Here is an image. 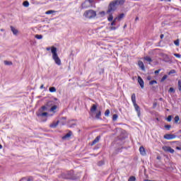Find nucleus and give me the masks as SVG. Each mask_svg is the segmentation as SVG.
<instances>
[{
  "label": "nucleus",
  "mask_w": 181,
  "mask_h": 181,
  "mask_svg": "<svg viewBox=\"0 0 181 181\" xmlns=\"http://www.w3.org/2000/svg\"><path fill=\"white\" fill-rule=\"evenodd\" d=\"M37 117H47V112H37Z\"/></svg>",
  "instance_id": "obj_16"
},
{
  "label": "nucleus",
  "mask_w": 181,
  "mask_h": 181,
  "mask_svg": "<svg viewBox=\"0 0 181 181\" xmlns=\"http://www.w3.org/2000/svg\"><path fill=\"white\" fill-rule=\"evenodd\" d=\"M51 49H52V47L51 48L50 47H47L46 50H47L49 52V50H50Z\"/></svg>",
  "instance_id": "obj_56"
},
{
  "label": "nucleus",
  "mask_w": 181,
  "mask_h": 181,
  "mask_svg": "<svg viewBox=\"0 0 181 181\" xmlns=\"http://www.w3.org/2000/svg\"><path fill=\"white\" fill-rule=\"evenodd\" d=\"M176 73V71L175 69H172L169 71L168 74L170 76V74H175Z\"/></svg>",
  "instance_id": "obj_36"
},
{
  "label": "nucleus",
  "mask_w": 181,
  "mask_h": 181,
  "mask_svg": "<svg viewBox=\"0 0 181 181\" xmlns=\"http://www.w3.org/2000/svg\"><path fill=\"white\" fill-rule=\"evenodd\" d=\"M87 1L89 4H93L94 2V0H85Z\"/></svg>",
  "instance_id": "obj_47"
},
{
  "label": "nucleus",
  "mask_w": 181,
  "mask_h": 181,
  "mask_svg": "<svg viewBox=\"0 0 181 181\" xmlns=\"http://www.w3.org/2000/svg\"><path fill=\"white\" fill-rule=\"evenodd\" d=\"M174 56H175V57H177L178 59H180V57H181L180 54H174Z\"/></svg>",
  "instance_id": "obj_45"
},
{
  "label": "nucleus",
  "mask_w": 181,
  "mask_h": 181,
  "mask_svg": "<svg viewBox=\"0 0 181 181\" xmlns=\"http://www.w3.org/2000/svg\"><path fill=\"white\" fill-rule=\"evenodd\" d=\"M117 118H118V115H117V114L113 115L112 120L113 121H117Z\"/></svg>",
  "instance_id": "obj_35"
},
{
  "label": "nucleus",
  "mask_w": 181,
  "mask_h": 181,
  "mask_svg": "<svg viewBox=\"0 0 181 181\" xmlns=\"http://www.w3.org/2000/svg\"><path fill=\"white\" fill-rule=\"evenodd\" d=\"M23 6H25V8H28V6H29V1H25L23 3Z\"/></svg>",
  "instance_id": "obj_28"
},
{
  "label": "nucleus",
  "mask_w": 181,
  "mask_h": 181,
  "mask_svg": "<svg viewBox=\"0 0 181 181\" xmlns=\"http://www.w3.org/2000/svg\"><path fill=\"white\" fill-rule=\"evenodd\" d=\"M178 90L181 91V80L178 81Z\"/></svg>",
  "instance_id": "obj_38"
},
{
  "label": "nucleus",
  "mask_w": 181,
  "mask_h": 181,
  "mask_svg": "<svg viewBox=\"0 0 181 181\" xmlns=\"http://www.w3.org/2000/svg\"><path fill=\"white\" fill-rule=\"evenodd\" d=\"M100 117H101V110H98V112L96 113L95 118L96 119H100Z\"/></svg>",
  "instance_id": "obj_23"
},
{
  "label": "nucleus",
  "mask_w": 181,
  "mask_h": 181,
  "mask_svg": "<svg viewBox=\"0 0 181 181\" xmlns=\"http://www.w3.org/2000/svg\"><path fill=\"white\" fill-rule=\"evenodd\" d=\"M133 105L137 112L138 117H141V108L139 107V105H138L136 103L133 104Z\"/></svg>",
  "instance_id": "obj_7"
},
{
  "label": "nucleus",
  "mask_w": 181,
  "mask_h": 181,
  "mask_svg": "<svg viewBox=\"0 0 181 181\" xmlns=\"http://www.w3.org/2000/svg\"><path fill=\"white\" fill-rule=\"evenodd\" d=\"M105 117H108V115H110V110H106V111L105 112Z\"/></svg>",
  "instance_id": "obj_39"
},
{
  "label": "nucleus",
  "mask_w": 181,
  "mask_h": 181,
  "mask_svg": "<svg viewBox=\"0 0 181 181\" xmlns=\"http://www.w3.org/2000/svg\"><path fill=\"white\" fill-rule=\"evenodd\" d=\"M110 25H111V26H115V25H116L115 21H112Z\"/></svg>",
  "instance_id": "obj_48"
},
{
  "label": "nucleus",
  "mask_w": 181,
  "mask_h": 181,
  "mask_svg": "<svg viewBox=\"0 0 181 181\" xmlns=\"http://www.w3.org/2000/svg\"><path fill=\"white\" fill-rule=\"evenodd\" d=\"M176 149H177L178 151H180V150H181V148L179 147V146H177V147H176Z\"/></svg>",
  "instance_id": "obj_55"
},
{
  "label": "nucleus",
  "mask_w": 181,
  "mask_h": 181,
  "mask_svg": "<svg viewBox=\"0 0 181 181\" xmlns=\"http://www.w3.org/2000/svg\"><path fill=\"white\" fill-rule=\"evenodd\" d=\"M163 151H165V152H170V153H175V150H173V148H171L170 146H163Z\"/></svg>",
  "instance_id": "obj_6"
},
{
  "label": "nucleus",
  "mask_w": 181,
  "mask_h": 181,
  "mask_svg": "<svg viewBox=\"0 0 181 181\" xmlns=\"http://www.w3.org/2000/svg\"><path fill=\"white\" fill-rule=\"evenodd\" d=\"M44 85H41L40 88H43Z\"/></svg>",
  "instance_id": "obj_58"
},
{
  "label": "nucleus",
  "mask_w": 181,
  "mask_h": 181,
  "mask_svg": "<svg viewBox=\"0 0 181 181\" xmlns=\"http://www.w3.org/2000/svg\"><path fill=\"white\" fill-rule=\"evenodd\" d=\"M174 119H175V124H177V122H179V119H180L179 116H175Z\"/></svg>",
  "instance_id": "obj_37"
},
{
  "label": "nucleus",
  "mask_w": 181,
  "mask_h": 181,
  "mask_svg": "<svg viewBox=\"0 0 181 181\" xmlns=\"http://www.w3.org/2000/svg\"><path fill=\"white\" fill-rule=\"evenodd\" d=\"M124 16H125L124 13H121L117 16L118 21H121V19H122V18H124Z\"/></svg>",
  "instance_id": "obj_25"
},
{
  "label": "nucleus",
  "mask_w": 181,
  "mask_h": 181,
  "mask_svg": "<svg viewBox=\"0 0 181 181\" xmlns=\"http://www.w3.org/2000/svg\"><path fill=\"white\" fill-rule=\"evenodd\" d=\"M139 152L141 153V155H142L143 156H145V155H146V151H145V148H144V146H140L139 148Z\"/></svg>",
  "instance_id": "obj_11"
},
{
  "label": "nucleus",
  "mask_w": 181,
  "mask_h": 181,
  "mask_svg": "<svg viewBox=\"0 0 181 181\" xmlns=\"http://www.w3.org/2000/svg\"><path fill=\"white\" fill-rule=\"evenodd\" d=\"M153 90H156V87H153Z\"/></svg>",
  "instance_id": "obj_59"
},
{
  "label": "nucleus",
  "mask_w": 181,
  "mask_h": 181,
  "mask_svg": "<svg viewBox=\"0 0 181 181\" xmlns=\"http://www.w3.org/2000/svg\"><path fill=\"white\" fill-rule=\"evenodd\" d=\"M117 21H118V17H116V18L114 19L113 22H115V23H117Z\"/></svg>",
  "instance_id": "obj_52"
},
{
  "label": "nucleus",
  "mask_w": 181,
  "mask_h": 181,
  "mask_svg": "<svg viewBox=\"0 0 181 181\" xmlns=\"http://www.w3.org/2000/svg\"><path fill=\"white\" fill-rule=\"evenodd\" d=\"M135 180H136V178L135 177V176H131L128 180V181H135Z\"/></svg>",
  "instance_id": "obj_33"
},
{
  "label": "nucleus",
  "mask_w": 181,
  "mask_h": 181,
  "mask_svg": "<svg viewBox=\"0 0 181 181\" xmlns=\"http://www.w3.org/2000/svg\"><path fill=\"white\" fill-rule=\"evenodd\" d=\"M51 52L52 54V59L54 60L56 64L62 66V60L59 57V55H57V48L56 47H52Z\"/></svg>",
  "instance_id": "obj_1"
},
{
  "label": "nucleus",
  "mask_w": 181,
  "mask_h": 181,
  "mask_svg": "<svg viewBox=\"0 0 181 181\" xmlns=\"http://www.w3.org/2000/svg\"><path fill=\"white\" fill-rule=\"evenodd\" d=\"M109 29H110V30H115L117 29V28L112 25V26L110 27Z\"/></svg>",
  "instance_id": "obj_42"
},
{
  "label": "nucleus",
  "mask_w": 181,
  "mask_h": 181,
  "mask_svg": "<svg viewBox=\"0 0 181 181\" xmlns=\"http://www.w3.org/2000/svg\"><path fill=\"white\" fill-rule=\"evenodd\" d=\"M117 6H118V4H117V1H115V0L110 2L108 6L107 13H111V12H115V11H117Z\"/></svg>",
  "instance_id": "obj_4"
},
{
  "label": "nucleus",
  "mask_w": 181,
  "mask_h": 181,
  "mask_svg": "<svg viewBox=\"0 0 181 181\" xmlns=\"http://www.w3.org/2000/svg\"><path fill=\"white\" fill-rule=\"evenodd\" d=\"M165 61H167V62H169V60H170L169 57H168V55H165Z\"/></svg>",
  "instance_id": "obj_49"
},
{
  "label": "nucleus",
  "mask_w": 181,
  "mask_h": 181,
  "mask_svg": "<svg viewBox=\"0 0 181 181\" xmlns=\"http://www.w3.org/2000/svg\"><path fill=\"white\" fill-rule=\"evenodd\" d=\"M97 111V105L94 104L90 107V114H94Z\"/></svg>",
  "instance_id": "obj_13"
},
{
  "label": "nucleus",
  "mask_w": 181,
  "mask_h": 181,
  "mask_svg": "<svg viewBox=\"0 0 181 181\" xmlns=\"http://www.w3.org/2000/svg\"><path fill=\"white\" fill-rule=\"evenodd\" d=\"M54 11L53 10H49V11H47V12H45L46 15H51V13H54Z\"/></svg>",
  "instance_id": "obj_29"
},
{
  "label": "nucleus",
  "mask_w": 181,
  "mask_h": 181,
  "mask_svg": "<svg viewBox=\"0 0 181 181\" xmlns=\"http://www.w3.org/2000/svg\"><path fill=\"white\" fill-rule=\"evenodd\" d=\"M59 122H60V121H57V122H52L50 125H49V127H50V128H56L57 127V125H59Z\"/></svg>",
  "instance_id": "obj_17"
},
{
  "label": "nucleus",
  "mask_w": 181,
  "mask_h": 181,
  "mask_svg": "<svg viewBox=\"0 0 181 181\" xmlns=\"http://www.w3.org/2000/svg\"><path fill=\"white\" fill-rule=\"evenodd\" d=\"M138 64L141 70H145V65L144 64V62H142V61H139Z\"/></svg>",
  "instance_id": "obj_18"
},
{
  "label": "nucleus",
  "mask_w": 181,
  "mask_h": 181,
  "mask_svg": "<svg viewBox=\"0 0 181 181\" xmlns=\"http://www.w3.org/2000/svg\"><path fill=\"white\" fill-rule=\"evenodd\" d=\"M168 92H169V93H175V88H170Z\"/></svg>",
  "instance_id": "obj_43"
},
{
  "label": "nucleus",
  "mask_w": 181,
  "mask_h": 181,
  "mask_svg": "<svg viewBox=\"0 0 181 181\" xmlns=\"http://www.w3.org/2000/svg\"><path fill=\"white\" fill-rule=\"evenodd\" d=\"M160 69L156 70V71H154V74H155L156 75L159 74V72H160Z\"/></svg>",
  "instance_id": "obj_46"
},
{
  "label": "nucleus",
  "mask_w": 181,
  "mask_h": 181,
  "mask_svg": "<svg viewBox=\"0 0 181 181\" xmlns=\"http://www.w3.org/2000/svg\"><path fill=\"white\" fill-rule=\"evenodd\" d=\"M153 84H158V81H156V80H153L149 82L150 86H153Z\"/></svg>",
  "instance_id": "obj_27"
},
{
  "label": "nucleus",
  "mask_w": 181,
  "mask_h": 181,
  "mask_svg": "<svg viewBox=\"0 0 181 181\" xmlns=\"http://www.w3.org/2000/svg\"><path fill=\"white\" fill-rule=\"evenodd\" d=\"M117 5H124L125 4V0H115Z\"/></svg>",
  "instance_id": "obj_20"
},
{
  "label": "nucleus",
  "mask_w": 181,
  "mask_h": 181,
  "mask_svg": "<svg viewBox=\"0 0 181 181\" xmlns=\"http://www.w3.org/2000/svg\"><path fill=\"white\" fill-rule=\"evenodd\" d=\"M0 149H2V146L0 144Z\"/></svg>",
  "instance_id": "obj_61"
},
{
  "label": "nucleus",
  "mask_w": 181,
  "mask_h": 181,
  "mask_svg": "<svg viewBox=\"0 0 181 181\" xmlns=\"http://www.w3.org/2000/svg\"><path fill=\"white\" fill-rule=\"evenodd\" d=\"M27 181H30V178H28Z\"/></svg>",
  "instance_id": "obj_62"
},
{
  "label": "nucleus",
  "mask_w": 181,
  "mask_h": 181,
  "mask_svg": "<svg viewBox=\"0 0 181 181\" xmlns=\"http://www.w3.org/2000/svg\"><path fill=\"white\" fill-rule=\"evenodd\" d=\"M166 78H168V75H164L160 80L161 83H163V81H165Z\"/></svg>",
  "instance_id": "obj_32"
},
{
  "label": "nucleus",
  "mask_w": 181,
  "mask_h": 181,
  "mask_svg": "<svg viewBox=\"0 0 181 181\" xmlns=\"http://www.w3.org/2000/svg\"><path fill=\"white\" fill-rule=\"evenodd\" d=\"M138 83L139 84H140V87H141V88H144V79H142L141 76H138Z\"/></svg>",
  "instance_id": "obj_10"
},
{
  "label": "nucleus",
  "mask_w": 181,
  "mask_h": 181,
  "mask_svg": "<svg viewBox=\"0 0 181 181\" xmlns=\"http://www.w3.org/2000/svg\"><path fill=\"white\" fill-rule=\"evenodd\" d=\"M101 137L100 136H98L91 143V146H93V145H95V144H98V142L100 141V139Z\"/></svg>",
  "instance_id": "obj_15"
},
{
  "label": "nucleus",
  "mask_w": 181,
  "mask_h": 181,
  "mask_svg": "<svg viewBox=\"0 0 181 181\" xmlns=\"http://www.w3.org/2000/svg\"><path fill=\"white\" fill-rule=\"evenodd\" d=\"M53 105V102L52 101H49V102H47V104H46V106H42L38 112H43V111H47V107H50Z\"/></svg>",
  "instance_id": "obj_5"
},
{
  "label": "nucleus",
  "mask_w": 181,
  "mask_h": 181,
  "mask_svg": "<svg viewBox=\"0 0 181 181\" xmlns=\"http://www.w3.org/2000/svg\"><path fill=\"white\" fill-rule=\"evenodd\" d=\"M163 1H164L165 2H171L172 0H160L161 2H162Z\"/></svg>",
  "instance_id": "obj_51"
},
{
  "label": "nucleus",
  "mask_w": 181,
  "mask_h": 181,
  "mask_svg": "<svg viewBox=\"0 0 181 181\" xmlns=\"http://www.w3.org/2000/svg\"><path fill=\"white\" fill-rule=\"evenodd\" d=\"M160 100L162 101V98H160Z\"/></svg>",
  "instance_id": "obj_63"
},
{
  "label": "nucleus",
  "mask_w": 181,
  "mask_h": 181,
  "mask_svg": "<svg viewBox=\"0 0 181 181\" xmlns=\"http://www.w3.org/2000/svg\"><path fill=\"white\" fill-rule=\"evenodd\" d=\"M61 177L62 179H71L72 180H76V175H74V171L70 170L61 174Z\"/></svg>",
  "instance_id": "obj_2"
},
{
  "label": "nucleus",
  "mask_w": 181,
  "mask_h": 181,
  "mask_svg": "<svg viewBox=\"0 0 181 181\" xmlns=\"http://www.w3.org/2000/svg\"><path fill=\"white\" fill-rule=\"evenodd\" d=\"M98 166H103V165H104V162L103 161H99L98 163Z\"/></svg>",
  "instance_id": "obj_44"
},
{
  "label": "nucleus",
  "mask_w": 181,
  "mask_h": 181,
  "mask_svg": "<svg viewBox=\"0 0 181 181\" xmlns=\"http://www.w3.org/2000/svg\"><path fill=\"white\" fill-rule=\"evenodd\" d=\"M4 64H6V66H12V62L4 61Z\"/></svg>",
  "instance_id": "obj_26"
},
{
  "label": "nucleus",
  "mask_w": 181,
  "mask_h": 181,
  "mask_svg": "<svg viewBox=\"0 0 181 181\" xmlns=\"http://www.w3.org/2000/svg\"><path fill=\"white\" fill-rule=\"evenodd\" d=\"M107 14L109 15V16L107 17V20L109 21V22L112 21V20L114 19V16H112V13H110Z\"/></svg>",
  "instance_id": "obj_22"
},
{
  "label": "nucleus",
  "mask_w": 181,
  "mask_h": 181,
  "mask_svg": "<svg viewBox=\"0 0 181 181\" xmlns=\"http://www.w3.org/2000/svg\"><path fill=\"white\" fill-rule=\"evenodd\" d=\"M35 37L36 39L40 40V39H43V35H35Z\"/></svg>",
  "instance_id": "obj_31"
},
{
  "label": "nucleus",
  "mask_w": 181,
  "mask_h": 181,
  "mask_svg": "<svg viewBox=\"0 0 181 181\" xmlns=\"http://www.w3.org/2000/svg\"><path fill=\"white\" fill-rule=\"evenodd\" d=\"M87 1L85 0L83 3L81 4L82 9H87V8H90V5L87 4Z\"/></svg>",
  "instance_id": "obj_12"
},
{
  "label": "nucleus",
  "mask_w": 181,
  "mask_h": 181,
  "mask_svg": "<svg viewBox=\"0 0 181 181\" xmlns=\"http://www.w3.org/2000/svg\"><path fill=\"white\" fill-rule=\"evenodd\" d=\"M144 181H152V180H145Z\"/></svg>",
  "instance_id": "obj_60"
},
{
  "label": "nucleus",
  "mask_w": 181,
  "mask_h": 181,
  "mask_svg": "<svg viewBox=\"0 0 181 181\" xmlns=\"http://www.w3.org/2000/svg\"><path fill=\"white\" fill-rule=\"evenodd\" d=\"M132 101L133 104H136V97L135 95V93H133L132 95Z\"/></svg>",
  "instance_id": "obj_19"
},
{
  "label": "nucleus",
  "mask_w": 181,
  "mask_h": 181,
  "mask_svg": "<svg viewBox=\"0 0 181 181\" xmlns=\"http://www.w3.org/2000/svg\"><path fill=\"white\" fill-rule=\"evenodd\" d=\"M100 13V15H105V11H101Z\"/></svg>",
  "instance_id": "obj_53"
},
{
  "label": "nucleus",
  "mask_w": 181,
  "mask_h": 181,
  "mask_svg": "<svg viewBox=\"0 0 181 181\" xmlns=\"http://www.w3.org/2000/svg\"><path fill=\"white\" fill-rule=\"evenodd\" d=\"M56 110H57V105H54L50 108L49 111L51 112H56Z\"/></svg>",
  "instance_id": "obj_21"
},
{
  "label": "nucleus",
  "mask_w": 181,
  "mask_h": 181,
  "mask_svg": "<svg viewBox=\"0 0 181 181\" xmlns=\"http://www.w3.org/2000/svg\"><path fill=\"white\" fill-rule=\"evenodd\" d=\"M73 135V132L71 131H69L66 134H65L63 137L62 139H67L70 138Z\"/></svg>",
  "instance_id": "obj_14"
},
{
  "label": "nucleus",
  "mask_w": 181,
  "mask_h": 181,
  "mask_svg": "<svg viewBox=\"0 0 181 181\" xmlns=\"http://www.w3.org/2000/svg\"><path fill=\"white\" fill-rule=\"evenodd\" d=\"M165 128L166 129H168V131H169V129H170V128H172V126L168 124V125H165Z\"/></svg>",
  "instance_id": "obj_41"
},
{
  "label": "nucleus",
  "mask_w": 181,
  "mask_h": 181,
  "mask_svg": "<svg viewBox=\"0 0 181 181\" xmlns=\"http://www.w3.org/2000/svg\"><path fill=\"white\" fill-rule=\"evenodd\" d=\"M176 138V135L175 134H165L164 135V139H175Z\"/></svg>",
  "instance_id": "obj_9"
},
{
  "label": "nucleus",
  "mask_w": 181,
  "mask_h": 181,
  "mask_svg": "<svg viewBox=\"0 0 181 181\" xmlns=\"http://www.w3.org/2000/svg\"><path fill=\"white\" fill-rule=\"evenodd\" d=\"M135 21H139V18L136 17V18H135Z\"/></svg>",
  "instance_id": "obj_57"
},
{
  "label": "nucleus",
  "mask_w": 181,
  "mask_h": 181,
  "mask_svg": "<svg viewBox=\"0 0 181 181\" xmlns=\"http://www.w3.org/2000/svg\"><path fill=\"white\" fill-rule=\"evenodd\" d=\"M83 16L88 19H93V18H95V16H97V13L94 11V10H88L84 12Z\"/></svg>",
  "instance_id": "obj_3"
},
{
  "label": "nucleus",
  "mask_w": 181,
  "mask_h": 181,
  "mask_svg": "<svg viewBox=\"0 0 181 181\" xmlns=\"http://www.w3.org/2000/svg\"><path fill=\"white\" fill-rule=\"evenodd\" d=\"M147 80H148V81H151V80H152V77L151 76H147Z\"/></svg>",
  "instance_id": "obj_50"
},
{
  "label": "nucleus",
  "mask_w": 181,
  "mask_h": 181,
  "mask_svg": "<svg viewBox=\"0 0 181 181\" xmlns=\"http://www.w3.org/2000/svg\"><path fill=\"white\" fill-rule=\"evenodd\" d=\"M167 121L168 122H170V121H172V115H169L168 117H167Z\"/></svg>",
  "instance_id": "obj_40"
},
{
  "label": "nucleus",
  "mask_w": 181,
  "mask_h": 181,
  "mask_svg": "<svg viewBox=\"0 0 181 181\" xmlns=\"http://www.w3.org/2000/svg\"><path fill=\"white\" fill-rule=\"evenodd\" d=\"M180 40L179 39L176 40L174 41V45H175V46H180Z\"/></svg>",
  "instance_id": "obj_34"
},
{
  "label": "nucleus",
  "mask_w": 181,
  "mask_h": 181,
  "mask_svg": "<svg viewBox=\"0 0 181 181\" xmlns=\"http://www.w3.org/2000/svg\"><path fill=\"white\" fill-rule=\"evenodd\" d=\"M144 60L148 62V63H152V58H151V57H144Z\"/></svg>",
  "instance_id": "obj_24"
},
{
  "label": "nucleus",
  "mask_w": 181,
  "mask_h": 181,
  "mask_svg": "<svg viewBox=\"0 0 181 181\" xmlns=\"http://www.w3.org/2000/svg\"><path fill=\"white\" fill-rule=\"evenodd\" d=\"M50 93H56V88L55 87H50L49 88Z\"/></svg>",
  "instance_id": "obj_30"
},
{
  "label": "nucleus",
  "mask_w": 181,
  "mask_h": 181,
  "mask_svg": "<svg viewBox=\"0 0 181 181\" xmlns=\"http://www.w3.org/2000/svg\"><path fill=\"white\" fill-rule=\"evenodd\" d=\"M164 36H165V35H164L163 34H161V35H160V39H163Z\"/></svg>",
  "instance_id": "obj_54"
},
{
  "label": "nucleus",
  "mask_w": 181,
  "mask_h": 181,
  "mask_svg": "<svg viewBox=\"0 0 181 181\" xmlns=\"http://www.w3.org/2000/svg\"><path fill=\"white\" fill-rule=\"evenodd\" d=\"M11 30L13 33V35H15V36H18V33H19V30H18V29H16L15 27L11 25Z\"/></svg>",
  "instance_id": "obj_8"
}]
</instances>
